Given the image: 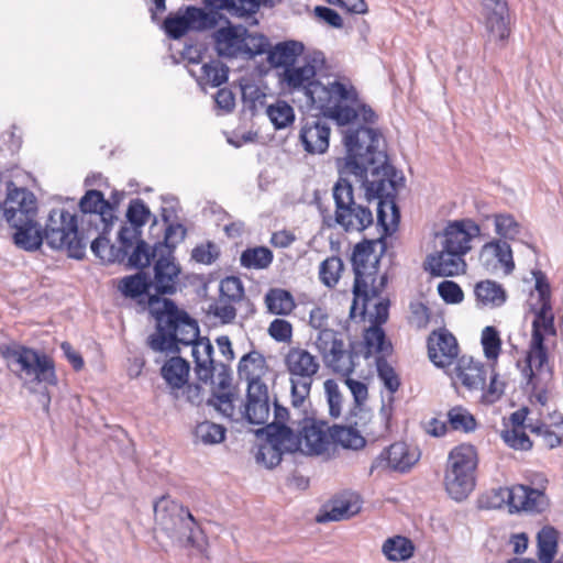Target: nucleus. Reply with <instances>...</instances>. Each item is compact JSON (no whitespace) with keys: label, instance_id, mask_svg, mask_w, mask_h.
<instances>
[{"label":"nucleus","instance_id":"f257e3e1","mask_svg":"<svg viewBox=\"0 0 563 563\" xmlns=\"http://www.w3.org/2000/svg\"><path fill=\"white\" fill-rule=\"evenodd\" d=\"M343 143L346 155L338 162L342 177L333 188L335 214L334 218L323 216L324 223L328 227L338 224L346 232H361L373 223L369 208L354 200L352 184L346 179L353 176L365 189L368 201L379 199L377 219L387 228L385 208L391 211V221L398 218V210L393 200V167L387 163L382 134L372 128L349 129Z\"/></svg>","mask_w":563,"mask_h":563},{"label":"nucleus","instance_id":"f03ea898","mask_svg":"<svg viewBox=\"0 0 563 563\" xmlns=\"http://www.w3.org/2000/svg\"><path fill=\"white\" fill-rule=\"evenodd\" d=\"M325 63L324 54L314 51L278 73V81L289 92H302L309 102L339 125H346L355 117L353 104L356 89L347 78H336L327 84L316 80V75Z\"/></svg>","mask_w":563,"mask_h":563},{"label":"nucleus","instance_id":"7ed1b4c3","mask_svg":"<svg viewBox=\"0 0 563 563\" xmlns=\"http://www.w3.org/2000/svg\"><path fill=\"white\" fill-rule=\"evenodd\" d=\"M148 311L156 320V331L148 338L150 347L155 352L177 353L178 344L191 345L198 378L205 383L212 380L213 346L208 339L199 336L197 322L166 298L151 296Z\"/></svg>","mask_w":563,"mask_h":563},{"label":"nucleus","instance_id":"20e7f679","mask_svg":"<svg viewBox=\"0 0 563 563\" xmlns=\"http://www.w3.org/2000/svg\"><path fill=\"white\" fill-rule=\"evenodd\" d=\"M530 306L534 312L532 321V339L526 357L522 374L529 385L537 387L538 382L548 377V355L543 342L545 338L555 335L554 316L550 302V286L541 277H537L534 291L531 292Z\"/></svg>","mask_w":563,"mask_h":563},{"label":"nucleus","instance_id":"39448f33","mask_svg":"<svg viewBox=\"0 0 563 563\" xmlns=\"http://www.w3.org/2000/svg\"><path fill=\"white\" fill-rule=\"evenodd\" d=\"M309 323L318 331L313 344L324 365L339 375L351 373L357 364L358 354L351 346H346L340 332L328 328V312L321 307L313 308Z\"/></svg>","mask_w":563,"mask_h":563},{"label":"nucleus","instance_id":"423d86ee","mask_svg":"<svg viewBox=\"0 0 563 563\" xmlns=\"http://www.w3.org/2000/svg\"><path fill=\"white\" fill-rule=\"evenodd\" d=\"M157 529L181 547H201L202 531L192 515L178 503L162 497L154 505Z\"/></svg>","mask_w":563,"mask_h":563},{"label":"nucleus","instance_id":"0eeeda50","mask_svg":"<svg viewBox=\"0 0 563 563\" xmlns=\"http://www.w3.org/2000/svg\"><path fill=\"white\" fill-rule=\"evenodd\" d=\"M85 225L78 227L76 216L65 209L49 212L44 230L46 244L54 250H66L70 257L80 260L85 255L89 235H85Z\"/></svg>","mask_w":563,"mask_h":563},{"label":"nucleus","instance_id":"6e6552de","mask_svg":"<svg viewBox=\"0 0 563 563\" xmlns=\"http://www.w3.org/2000/svg\"><path fill=\"white\" fill-rule=\"evenodd\" d=\"M4 357L9 368L27 388L56 384L54 363L47 355L25 346H14L5 351Z\"/></svg>","mask_w":563,"mask_h":563},{"label":"nucleus","instance_id":"1a4fd4ad","mask_svg":"<svg viewBox=\"0 0 563 563\" xmlns=\"http://www.w3.org/2000/svg\"><path fill=\"white\" fill-rule=\"evenodd\" d=\"M477 454L471 444L455 446L448 456L444 472V487L456 501L464 500L475 486Z\"/></svg>","mask_w":563,"mask_h":563},{"label":"nucleus","instance_id":"9d476101","mask_svg":"<svg viewBox=\"0 0 563 563\" xmlns=\"http://www.w3.org/2000/svg\"><path fill=\"white\" fill-rule=\"evenodd\" d=\"M284 363L289 374L291 405L295 409L303 408L314 376L320 369L319 360L309 351L297 346L288 350Z\"/></svg>","mask_w":563,"mask_h":563},{"label":"nucleus","instance_id":"9b49d317","mask_svg":"<svg viewBox=\"0 0 563 563\" xmlns=\"http://www.w3.org/2000/svg\"><path fill=\"white\" fill-rule=\"evenodd\" d=\"M289 430V440H292L296 452L306 455H320L329 450L331 445L330 427L323 421L305 418L299 423L297 432L295 429Z\"/></svg>","mask_w":563,"mask_h":563},{"label":"nucleus","instance_id":"f8f14e48","mask_svg":"<svg viewBox=\"0 0 563 563\" xmlns=\"http://www.w3.org/2000/svg\"><path fill=\"white\" fill-rule=\"evenodd\" d=\"M375 242L364 241L358 243L352 255V264L355 274L353 287L354 295H364L371 285H377L378 257L374 252Z\"/></svg>","mask_w":563,"mask_h":563},{"label":"nucleus","instance_id":"ddd939ff","mask_svg":"<svg viewBox=\"0 0 563 563\" xmlns=\"http://www.w3.org/2000/svg\"><path fill=\"white\" fill-rule=\"evenodd\" d=\"M82 225L88 227V231L97 233L102 227L103 232L111 228L113 222V208L107 201L99 190H88L79 202Z\"/></svg>","mask_w":563,"mask_h":563},{"label":"nucleus","instance_id":"4468645a","mask_svg":"<svg viewBox=\"0 0 563 563\" xmlns=\"http://www.w3.org/2000/svg\"><path fill=\"white\" fill-rule=\"evenodd\" d=\"M386 282L387 278L383 275L379 277L377 285H371V287H368V291L366 294L354 295V300L350 310L351 318L356 317L357 306L361 301L362 307L360 309V316L364 317L366 314L371 325L380 327L387 321L389 302L384 298H379Z\"/></svg>","mask_w":563,"mask_h":563},{"label":"nucleus","instance_id":"2eb2a0df","mask_svg":"<svg viewBox=\"0 0 563 563\" xmlns=\"http://www.w3.org/2000/svg\"><path fill=\"white\" fill-rule=\"evenodd\" d=\"M266 440L258 446L256 452V462L272 468L278 465L285 452H296L298 448L292 440L288 439L289 430L276 424H267Z\"/></svg>","mask_w":563,"mask_h":563},{"label":"nucleus","instance_id":"dca6fc26","mask_svg":"<svg viewBox=\"0 0 563 563\" xmlns=\"http://www.w3.org/2000/svg\"><path fill=\"white\" fill-rule=\"evenodd\" d=\"M487 42L505 47L510 35L508 7L505 0H483Z\"/></svg>","mask_w":563,"mask_h":563},{"label":"nucleus","instance_id":"f3484780","mask_svg":"<svg viewBox=\"0 0 563 563\" xmlns=\"http://www.w3.org/2000/svg\"><path fill=\"white\" fill-rule=\"evenodd\" d=\"M4 218L10 225H16L27 218H36L37 203L35 196L24 189L8 185V196L4 201Z\"/></svg>","mask_w":563,"mask_h":563},{"label":"nucleus","instance_id":"a211bd4d","mask_svg":"<svg viewBox=\"0 0 563 563\" xmlns=\"http://www.w3.org/2000/svg\"><path fill=\"white\" fill-rule=\"evenodd\" d=\"M154 255H159L154 264V287L161 294L176 291L180 268L166 246H154Z\"/></svg>","mask_w":563,"mask_h":563},{"label":"nucleus","instance_id":"6ab92c4d","mask_svg":"<svg viewBox=\"0 0 563 563\" xmlns=\"http://www.w3.org/2000/svg\"><path fill=\"white\" fill-rule=\"evenodd\" d=\"M210 26V18L205 10L189 7L185 11H178L168 16L164 22V29L172 38H180L188 31L205 30Z\"/></svg>","mask_w":563,"mask_h":563},{"label":"nucleus","instance_id":"aec40b11","mask_svg":"<svg viewBox=\"0 0 563 563\" xmlns=\"http://www.w3.org/2000/svg\"><path fill=\"white\" fill-rule=\"evenodd\" d=\"M479 262L489 273L503 271L505 274H510L515 268L512 250L509 243L498 239H493L482 246Z\"/></svg>","mask_w":563,"mask_h":563},{"label":"nucleus","instance_id":"412c9836","mask_svg":"<svg viewBox=\"0 0 563 563\" xmlns=\"http://www.w3.org/2000/svg\"><path fill=\"white\" fill-rule=\"evenodd\" d=\"M242 407V420L252 424L266 423L271 413L267 386L257 383L247 386L246 401Z\"/></svg>","mask_w":563,"mask_h":563},{"label":"nucleus","instance_id":"4be33fe9","mask_svg":"<svg viewBox=\"0 0 563 563\" xmlns=\"http://www.w3.org/2000/svg\"><path fill=\"white\" fill-rule=\"evenodd\" d=\"M331 129L325 120L310 118L301 125L299 140L309 154H323L329 148Z\"/></svg>","mask_w":563,"mask_h":563},{"label":"nucleus","instance_id":"5701e85b","mask_svg":"<svg viewBox=\"0 0 563 563\" xmlns=\"http://www.w3.org/2000/svg\"><path fill=\"white\" fill-rule=\"evenodd\" d=\"M479 232V227L472 220L455 221L445 228L442 246L464 256L471 250V241Z\"/></svg>","mask_w":563,"mask_h":563},{"label":"nucleus","instance_id":"b1692460","mask_svg":"<svg viewBox=\"0 0 563 563\" xmlns=\"http://www.w3.org/2000/svg\"><path fill=\"white\" fill-rule=\"evenodd\" d=\"M419 460L416 448H410L405 442H396L384 450L373 462L372 468L389 467L405 472Z\"/></svg>","mask_w":563,"mask_h":563},{"label":"nucleus","instance_id":"393cba45","mask_svg":"<svg viewBox=\"0 0 563 563\" xmlns=\"http://www.w3.org/2000/svg\"><path fill=\"white\" fill-rule=\"evenodd\" d=\"M219 387L220 391L214 393L210 404L219 411L223 417L231 420H242V400L239 395L230 386V376L223 369L220 374Z\"/></svg>","mask_w":563,"mask_h":563},{"label":"nucleus","instance_id":"a878e982","mask_svg":"<svg viewBox=\"0 0 563 563\" xmlns=\"http://www.w3.org/2000/svg\"><path fill=\"white\" fill-rule=\"evenodd\" d=\"M428 353L435 366H450L459 353L456 339L445 331L433 332L428 340Z\"/></svg>","mask_w":563,"mask_h":563},{"label":"nucleus","instance_id":"bb28decb","mask_svg":"<svg viewBox=\"0 0 563 563\" xmlns=\"http://www.w3.org/2000/svg\"><path fill=\"white\" fill-rule=\"evenodd\" d=\"M303 51L305 45L301 42L295 40L284 41L274 46L269 45L267 62L278 74L297 63L302 56Z\"/></svg>","mask_w":563,"mask_h":563},{"label":"nucleus","instance_id":"cd10ccee","mask_svg":"<svg viewBox=\"0 0 563 563\" xmlns=\"http://www.w3.org/2000/svg\"><path fill=\"white\" fill-rule=\"evenodd\" d=\"M452 378L468 389H483L486 378V369L479 362L472 357L462 356L451 372Z\"/></svg>","mask_w":563,"mask_h":563},{"label":"nucleus","instance_id":"c85d7f7f","mask_svg":"<svg viewBox=\"0 0 563 563\" xmlns=\"http://www.w3.org/2000/svg\"><path fill=\"white\" fill-rule=\"evenodd\" d=\"M427 265L430 273L435 276L459 275L466 266L463 255L443 246L440 252L428 256Z\"/></svg>","mask_w":563,"mask_h":563},{"label":"nucleus","instance_id":"c756f323","mask_svg":"<svg viewBox=\"0 0 563 563\" xmlns=\"http://www.w3.org/2000/svg\"><path fill=\"white\" fill-rule=\"evenodd\" d=\"M216 49L220 56L242 57L243 27H220L213 34Z\"/></svg>","mask_w":563,"mask_h":563},{"label":"nucleus","instance_id":"7c9ffc66","mask_svg":"<svg viewBox=\"0 0 563 563\" xmlns=\"http://www.w3.org/2000/svg\"><path fill=\"white\" fill-rule=\"evenodd\" d=\"M528 488L529 486L526 485L500 487L492 493L490 500L486 504V507L499 508L504 504H507L510 511H525Z\"/></svg>","mask_w":563,"mask_h":563},{"label":"nucleus","instance_id":"2f4dec72","mask_svg":"<svg viewBox=\"0 0 563 563\" xmlns=\"http://www.w3.org/2000/svg\"><path fill=\"white\" fill-rule=\"evenodd\" d=\"M189 369V363L179 356L170 357L161 369L163 378L176 398H178L179 391L188 383Z\"/></svg>","mask_w":563,"mask_h":563},{"label":"nucleus","instance_id":"473e14b6","mask_svg":"<svg viewBox=\"0 0 563 563\" xmlns=\"http://www.w3.org/2000/svg\"><path fill=\"white\" fill-rule=\"evenodd\" d=\"M267 371L266 360L257 351H252L242 356L238 365V374L240 378L247 382V386L255 383L265 385L262 378L266 375Z\"/></svg>","mask_w":563,"mask_h":563},{"label":"nucleus","instance_id":"72a5a7b5","mask_svg":"<svg viewBox=\"0 0 563 563\" xmlns=\"http://www.w3.org/2000/svg\"><path fill=\"white\" fill-rule=\"evenodd\" d=\"M361 510L360 497L353 493L343 494L332 500L330 509L319 521H341L350 519Z\"/></svg>","mask_w":563,"mask_h":563},{"label":"nucleus","instance_id":"f704fd0d","mask_svg":"<svg viewBox=\"0 0 563 563\" xmlns=\"http://www.w3.org/2000/svg\"><path fill=\"white\" fill-rule=\"evenodd\" d=\"M15 229L13 234L14 243L26 251L37 250L42 242L45 240L44 232L42 233L36 218H27L26 220L11 225Z\"/></svg>","mask_w":563,"mask_h":563},{"label":"nucleus","instance_id":"c9c22d12","mask_svg":"<svg viewBox=\"0 0 563 563\" xmlns=\"http://www.w3.org/2000/svg\"><path fill=\"white\" fill-rule=\"evenodd\" d=\"M492 219L494 231L496 235L499 236L498 240L506 242L515 241L519 239L525 231L522 223L510 213H496L492 216Z\"/></svg>","mask_w":563,"mask_h":563},{"label":"nucleus","instance_id":"e433bc0d","mask_svg":"<svg viewBox=\"0 0 563 563\" xmlns=\"http://www.w3.org/2000/svg\"><path fill=\"white\" fill-rule=\"evenodd\" d=\"M475 295L483 306L499 307L506 301V291L501 285L493 280H483L476 284Z\"/></svg>","mask_w":563,"mask_h":563},{"label":"nucleus","instance_id":"4c0bfd02","mask_svg":"<svg viewBox=\"0 0 563 563\" xmlns=\"http://www.w3.org/2000/svg\"><path fill=\"white\" fill-rule=\"evenodd\" d=\"M364 342L366 347V357L371 355H379L378 357L384 358L391 352V344L386 340L385 332L380 327L371 325L366 329Z\"/></svg>","mask_w":563,"mask_h":563},{"label":"nucleus","instance_id":"58836bf2","mask_svg":"<svg viewBox=\"0 0 563 563\" xmlns=\"http://www.w3.org/2000/svg\"><path fill=\"white\" fill-rule=\"evenodd\" d=\"M383 553L389 561H405L412 556V542L400 536L387 539L382 548Z\"/></svg>","mask_w":563,"mask_h":563},{"label":"nucleus","instance_id":"ea45409f","mask_svg":"<svg viewBox=\"0 0 563 563\" xmlns=\"http://www.w3.org/2000/svg\"><path fill=\"white\" fill-rule=\"evenodd\" d=\"M558 532L552 527H544L538 533V555L541 563H551L556 554Z\"/></svg>","mask_w":563,"mask_h":563},{"label":"nucleus","instance_id":"a19ab883","mask_svg":"<svg viewBox=\"0 0 563 563\" xmlns=\"http://www.w3.org/2000/svg\"><path fill=\"white\" fill-rule=\"evenodd\" d=\"M194 438L195 442L205 445L218 444L224 440L225 429L221 424L211 421H202L196 426Z\"/></svg>","mask_w":563,"mask_h":563},{"label":"nucleus","instance_id":"79ce46f5","mask_svg":"<svg viewBox=\"0 0 563 563\" xmlns=\"http://www.w3.org/2000/svg\"><path fill=\"white\" fill-rule=\"evenodd\" d=\"M265 303L274 314H288L295 308L292 296L284 289H271L265 296Z\"/></svg>","mask_w":563,"mask_h":563},{"label":"nucleus","instance_id":"37998d69","mask_svg":"<svg viewBox=\"0 0 563 563\" xmlns=\"http://www.w3.org/2000/svg\"><path fill=\"white\" fill-rule=\"evenodd\" d=\"M273 262V253L265 246L245 250L241 255V264L246 268L264 269Z\"/></svg>","mask_w":563,"mask_h":563},{"label":"nucleus","instance_id":"c03bdc74","mask_svg":"<svg viewBox=\"0 0 563 563\" xmlns=\"http://www.w3.org/2000/svg\"><path fill=\"white\" fill-rule=\"evenodd\" d=\"M266 113L275 129H285L295 120V112L290 104L284 100H278L267 107Z\"/></svg>","mask_w":563,"mask_h":563},{"label":"nucleus","instance_id":"a18cd8bd","mask_svg":"<svg viewBox=\"0 0 563 563\" xmlns=\"http://www.w3.org/2000/svg\"><path fill=\"white\" fill-rule=\"evenodd\" d=\"M448 423L452 430L461 432H472L476 429L474 416L461 406L453 407L448 412Z\"/></svg>","mask_w":563,"mask_h":563},{"label":"nucleus","instance_id":"49530a36","mask_svg":"<svg viewBox=\"0 0 563 563\" xmlns=\"http://www.w3.org/2000/svg\"><path fill=\"white\" fill-rule=\"evenodd\" d=\"M118 287L125 297L137 298L147 291L150 282L146 274L140 272L135 275L123 277L119 282Z\"/></svg>","mask_w":563,"mask_h":563},{"label":"nucleus","instance_id":"de8ad7c7","mask_svg":"<svg viewBox=\"0 0 563 563\" xmlns=\"http://www.w3.org/2000/svg\"><path fill=\"white\" fill-rule=\"evenodd\" d=\"M331 443L336 442L345 449L357 450L364 446V438L354 429L349 427L330 428Z\"/></svg>","mask_w":563,"mask_h":563},{"label":"nucleus","instance_id":"09e8293b","mask_svg":"<svg viewBox=\"0 0 563 563\" xmlns=\"http://www.w3.org/2000/svg\"><path fill=\"white\" fill-rule=\"evenodd\" d=\"M211 5L240 18L251 15L258 10V2L255 0H212Z\"/></svg>","mask_w":563,"mask_h":563},{"label":"nucleus","instance_id":"8fccbe9b","mask_svg":"<svg viewBox=\"0 0 563 563\" xmlns=\"http://www.w3.org/2000/svg\"><path fill=\"white\" fill-rule=\"evenodd\" d=\"M228 79V68L220 60H211L200 67L198 80L218 87Z\"/></svg>","mask_w":563,"mask_h":563},{"label":"nucleus","instance_id":"3c124183","mask_svg":"<svg viewBox=\"0 0 563 563\" xmlns=\"http://www.w3.org/2000/svg\"><path fill=\"white\" fill-rule=\"evenodd\" d=\"M343 262L338 256L325 258L319 266V278L327 287H334L343 272Z\"/></svg>","mask_w":563,"mask_h":563},{"label":"nucleus","instance_id":"603ef678","mask_svg":"<svg viewBox=\"0 0 563 563\" xmlns=\"http://www.w3.org/2000/svg\"><path fill=\"white\" fill-rule=\"evenodd\" d=\"M269 45L266 36L262 34H251L243 27L242 57L252 58L256 55L267 53Z\"/></svg>","mask_w":563,"mask_h":563},{"label":"nucleus","instance_id":"864d4df0","mask_svg":"<svg viewBox=\"0 0 563 563\" xmlns=\"http://www.w3.org/2000/svg\"><path fill=\"white\" fill-rule=\"evenodd\" d=\"M110 228L103 232L102 227H100L99 232L88 231V227L85 228V235H89V242L92 253L101 258L102 261H111L112 257V246L109 243V240L104 236L109 232Z\"/></svg>","mask_w":563,"mask_h":563},{"label":"nucleus","instance_id":"5fc2aeb1","mask_svg":"<svg viewBox=\"0 0 563 563\" xmlns=\"http://www.w3.org/2000/svg\"><path fill=\"white\" fill-rule=\"evenodd\" d=\"M481 343L484 354L488 360L496 361L501 347L499 333L494 327H485L482 331Z\"/></svg>","mask_w":563,"mask_h":563},{"label":"nucleus","instance_id":"6e6d98bb","mask_svg":"<svg viewBox=\"0 0 563 563\" xmlns=\"http://www.w3.org/2000/svg\"><path fill=\"white\" fill-rule=\"evenodd\" d=\"M244 296V288L239 277H225L220 283V299L230 302L240 301Z\"/></svg>","mask_w":563,"mask_h":563},{"label":"nucleus","instance_id":"4d7b16f0","mask_svg":"<svg viewBox=\"0 0 563 563\" xmlns=\"http://www.w3.org/2000/svg\"><path fill=\"white\" fill-rule=\"evenodd\" d=\"M158 257L159 255H154V246L151 249L144 241H137L129 257V264L135 268H144Z\"/></svg>","mask_w":563,"mask_h":563},{"label":"nucleus","instance_id":"13d9d810","mask_svg":"<svg viewBox=\"0 0 563 563\" xmlns=\"http://www.w3.org/2000/svg\"><path fill=\"white\" fill-rule=\"evenodd\" d=\"M376 367L378 377L390 394L397 391L400 380L395 369L383 357H376Z\"/></svg>","mask_w":563,"mask_h":563},{"label":"nucleus","instance_id":"bf43d9fd","mask_svg":"<svg viewBox=\"0 0 563 563\" xmlns=\"http://www.w3.org/2000/svg\"><path fill=\"white\" fill-rule=\"evenodd\" d=\"M501 439L508 446L515 450L527 451L532 446L529 437L526 434L525 430L520 428H511L503 431Z\"/></svg>","mask_w":563,"mask_h":563},{"label":"nucleus","instance_id":"052dcab7","mask_svg":"<svg viewBox=\"0 0 563 563\" xmlns=\"http://www.w3.org/2000/svg\"><path fill=\"white\" fill-rule=\"evenodd\" d=\"M150 216V209L141 199H134L130 202L126 218L133 227L140 229L148 221Z\"/></svg>","mask_w":563,"mask_h":563},{"label":"nucleus","instance_id":"680f3d73","mask_svg":"<svg viewBox=\"0 0 563 563\" xmlns=\"http://www.w3.org/2000/svg\"><path fill=\"white\" fill-rule=\"evenodd\" d=\"M323 387L329 404L330 415L336 418L341 415L342 409V395L340 393L339 385L333 379H327Z\"/></svg>","mask_w":563,"mask_h":563},{"label":"nucleus","instance_id":"e2e57ef3","mask_svg":"<svg viewBox=\"0 0 563 563\" xmlns=\"http://www.w3.org/2000/svg\"><path fill=\"white\" fill-rule=\"evenodd\" d=\"M186 236V228L180 223H170L165 230V238L163 243H157L154 246H166L173 254L174 249Z\"/></svg>","mask_w":563,"mask_h":563},{"label":"nucleus","instance_id":"0e129e2a","mask_svg":"<svg viewBox=\"0 0 563 563\" xmlns=\"http://www.w3.org/2000/svg\"><path fill=\"white\" fill-rule=\"evenodd\" d=\"M354 372V369L346 374L342 375L344 378V384L351 391L354 402L356 406H362L368 398V388L364 382L356 380L350 377V375Z\"/></svg>","mask_w":563,"mask_h":563},{"label":"nucleus","instance_id":"69168bd1","mask_svg":"<svg viewBox=\"0 0 563 563\" xmlns=\"http://www.w3.org/2000/svg\"><path fill=\"white\" fill-rule=\"evenodd\" d=\"M438 291L441 298L448 303H459L463 300V291L454 282L444 280L440 283Z\"/></svg>","mask_w":563,"mask_h":563},{"label":"nucleus","instance_id":"338daca9","mask_svg":"<svg viewBox=\"0 0 563 563\" xmlns=\"http://www.w3.org/2000/svg\"><path fill=\"white\" fill-rule=\"evenodd\" d=\"M268 334L278 342H288L292 335V327L284 319H275L268 327Z\"/></svg>","mask_w":563,"mask_h":563},{"label":"nucleus","instance_id":"774afa93","mask_svg":"<svg viewBox=\"0 0 563 563\" xmlns=\"http://www.w3.org/2000/svg\"><path fill=\"white\" fill-rule=\"evenodd\" d=\"M210 311L223 323H230L236 317V309L232 302L224 299H219L214 305H211Z\"/></svg>","mask_w":563,"mask_h":563}]
</instances>
